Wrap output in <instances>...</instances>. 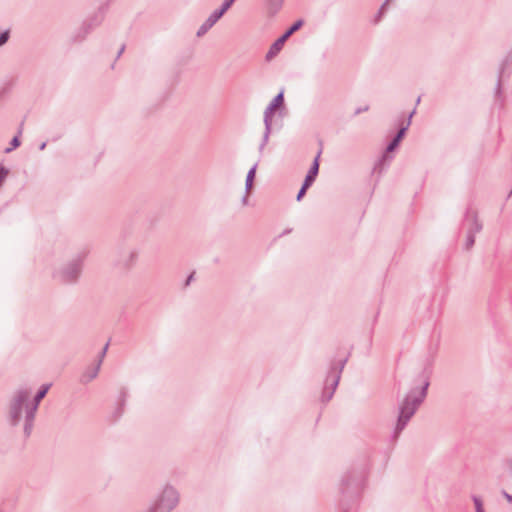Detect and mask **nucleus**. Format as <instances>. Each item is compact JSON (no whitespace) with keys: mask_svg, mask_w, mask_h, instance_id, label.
I'll list each match as a JSON object with an SVG mask.
<instances>
[{"mask_svg":"<svg viewBox=\"0 0 512 512\" xmlns=\"http://www.w3.org/2000/svg\"><path fill=\"white\" fill-rule=\"evenodd\" d=\"M471 226L469 228V232H473V234L476 235V233L480 232L482 229V224L478 221L477 216L475 214L471 215Z\"/></svg>","mask_w":512,"mask_h":512,"instance_id":"4468645a","label":"nucleus"},{"mask_svg":"<svg viewBox=\"0 0 512 512\" xmlns=\"http://www.w3.org/2000/svg\"><path fill=\"white\" fill-rule=\"evenodd\" d=\"M303 25V20L296 21L281 37H279L270 47L266 54V60L273 59L283 48L286 40Z\"/></svg>","mask_w":512,"mask_h":512,"instance_id":"39448f33","label":"nucleus"},{"mask_svg":"<svg viewBox=\"0 0 512 512\" xmlns=\"http://www.w3.org/2000/svg\"><path fill=\"white\" fill-rule=\"evenodd\" d=\"M107 349H108V344H106V345L104 346V348H103V350H102V352H101V355H100V359H99V360H101V361H102V358L105 356Z\"/></svg>","mask_w":512,"mask_h":512,"instance_id":"bb28decb","label":"nucleus"},{"mask_svg":"<svg viewBox=\"0 0 512 512\" xmlns=\"http://www.w3.org/2000/svg\"><path fill=\"white\" fill-rule=\"evenodd\" d=\"M502 494L508 502H512V495L508 494L506 491H502Z\"/></svg>","mask_w":512,"mask_h":512,"instance_id":"a878e982","label":"nucleus"},{"mask_svg":"<svg viewBox=\"0 0 512 512\" xmlns=\"http://www.w3.org/2000/svg\"><path fill=\"white\" fill-rule=\"evenodd\" d=\"M256 169H257V164L253 165L251 167V169L248 171L247 173V176H246V181H245V189H246V192H249V190L252 188L253 186V181H254V178H255V174H256Z\"/></svg>","mask_w":512,"mask_h":512,"instance_id":"f8f14e48","label":"nucleus"},{"mask_svg":"<svg viewBox=\"0 0 512 512\" xmlns=\"http://www.w3.org/2000/svg\"><path fill=\"white\" fill-rule=\"evenodd\" d=\"M429 381L424 379L420 387L412 388L399 404V415L394 429V437L397 438L413 417L427 395Z\"/></svg>","mask_w":512,"mask_h":512,"instance_id":"f03ea898","label":"nucleus"},{"mask_svg":"<svg viewBox=\"0 0 512 512\" xmlns=\"http://www.w3.org/2000/svg\"><path fill=\"white\" fill-rule=\"evenodd\" d=\"M49 388L50 384L43 385L35 395H33V390L31 389V402L33 405H35L37 410L41 400L46 396Z\"/></svg>","mask_w":512,"mask_h":512,"instance_id":"1a4fd4ad","label":"nucleus"},{"mask_svg":"<svg viewBox=\"0 0 512 512\" xmlns=\"http://www.w3.org/2000/svg\"><path fill=\"white\" fill-rule=\"evenodd\" d=\"M399 145V142L396 140H392L391 143L387 146L386 151L392 152L396 149V147Z\"/></svg>","mask_w":512,"mask_h":512,"instance_id":"5701e85b","label":"nucleus"},{"mask_svg":"<svg viewBox=\"0 0 512 512\" xmlns=\"http://www.w3.org/2000/svg\"><path fill=\"white\" fill-rule=\"evenodd\" d=\"M46 146V143H42L41 146H40V150H43Z\"/></svg>","mask_w":512,"mask_h":512,"instance_id":"2f4dec72","label":"nucleus"},{"mask_svg":"<svg viewBox=\"0 0 512 512\" xmlns=\"http://www.w3.org/2000/svg\"><path fill=\"white\" fill-rule=\"evenodd\" d=\"M369 109L368 106H365L363 108H358L356 111H355V114H359L361 112H364V111H367Z\"/></svg>","mask_w":512,"mask_h":512,"instance_id":"cd10ccee","label":"nucleus"},{"mask_svg":"<svg viewBox=\"0 0 512 512\" xmlns=\"http://www.w3.org/2000/svg\"><path fill=\"white\" fill-rule=\"evenodd\" d=\"M235 0H224L220 9H218L223 15L232 6Z\"/></svg>","mask_w":512,"mask_h":512,"instance_id":"aec40b11","label":"nucleus"},{"mask_svg":"<svg viewBox=\"0 0 512 512\" xmlns=\"http://www.w3.org/2000/svg\"><path fill=\"white\" fill-rule=\"evenodd\" d=\"M101 366V360L98 361L96 366L89 368L87 371H85L81 376V382L88 383L92 381L96 376L98 375V372L100 370Z\"/></svg>","mask_w":512,"mask_h":512,"instance_id":"9d476101","label":"nucleus"},{"mask_svg":"<svg viewBox=\"0 0 512 512\" xmlns=\"http://www.w3.org/2000/svg\"><path fill=\"white\" fill-rule=\"evenodd\" d=\"M10 31L5 30L3 32H0V47L7 43L9 40Z\"/></svg>","mask_w":512,"mask_h":512,"instance_id":"412c9836","label":"nucleus"},{"mask_svg":"<svg viewBox=\"0 0 512 512\" xmlns=\"http://www.w3.org/2000/svg\"><path fill=\"white\" fill-rule=\"evenodd\" d=\"M20 145V140L18 136H15L11 141V146L5 149V153H10L12 150L16 149Z\"/></svg>","mask_w":512,"mask_h":512,"instance_id":"6ab92c4d","label":"nucleus"},{"mask_svg":"<svg viewBox=\"0 0 512 512\" xmlns=\"http://www.w3.org/2000/svg\"><path fill=\"white\" fill-rule=\"evenodd\" d=\"M345 363H346V359L342 360L339 370L335 374H332V372H331L328 375V377L326 379V386L324 388L323 395H322L324 401H329L332 398L333 393L339 383L340 374H341V371H342Z\"/></svg>","mask_w":512,"mask_h":512,"instance_id":"423d86ee","label":"nucleus"},{"mask_svg":"<svg viewBox=\"0 0 512 512\" xmlns=\"http://www.w3.org/2000/svg\"><path fill=\"white\" fill-rule=\"evenodd\" d=\"M84 256L78 255L77 257L70 260L62 268L57 270L53 277L63 284H73L79 279L82 267H83Z\"/></svg>","mask_w":512,"mask_h":512,"instance_id":"20e7f679","label":"nucleus"},{"mask_svg":"<svg viewBox=\"0 0 512 512\" xmlns=\"http://www.w3.org/2000/svg\"><path fill=\"white\" fill-rule=\"evenodd\" d=\"M309 186H306L305 183H303L300 191L298 192L297 194V201H299L305 194L306 190L308 189Z\"/></svg>","mask_w":512,"mask_h":512,"instance_id":"b1692460","label":"nucleus"},{"mask_svg":"<svg viewBox=\"0 0 512 512\" xmlns=\"http://www.w3.org/2000/svg\"><path fill=\"white\" fill-rule=\"evenodd\" d=\"M319 157H320V152L315 157V159H314V161L312 163V166L310 167V169L308 171V174L305 177L304 183L306 184V186H311L312 183L314 182L317 174H318V171H319Z\"/></svg>","mask_w":512,"mask_h":512,"instance_id":"6e6552de","label":"nucleus"},{"mask_svg":"<svg viewBox=\"0 0 512 512\" xmlns=\"http://www.w3.org/2000/svg\"><path fill=\"white\" fill-rule=\"evenodd\" d=\"M274 111L275 109L268 105L264 111V116L273 117Z\"/></svg>","mask_w":512,"mask_h":512,"instance_id":"393cba45","label":"nucleus"},{"mask_svg":"<svg viewBox=\"0 0 512 512\" xmlns=\"http://www.w3.org/2000/svg\"><path fill=\"white\" fill-rule=\"evenodd\" d=\"M413 114H414V111L409 115V120H408L407 126L402 127V128L398 131V133H397V135L395 136L394 140H396V141H398V142H400V141H401V139H402V138H403V136L405 135V132H406V130H407V128H408V126L410 125V120H411V117H412V115H413Z\"/></svg>","mask_w":512,"mask_h":512,"instance_id":"dca6fc26","label":"nucleus"},{"mask_svg":"<svg viewBox=\"0 0 512 512\" xmlns=\"http://www.w3.org/2000/svg\"><path fill=\"white\" fill-rule=\"evenodd\" d=\"M283 103V92H280L279 94H277L274 99L271 101V103L269 104L270 107L276 109L278 108L280 105H282Z\"/></svg>","mask_w":512,"mask_h":512,"instance_id":"2eb2a0df","label":"nucleus"},{"mask_svg":"<svg viewBox=\"0 0 512 512\" xmlns=\"http://www.w3.org/2000/svg\"><path fill=\"white\" fill-rule=\"evenodd\" d=\"M9 174V170L4 166L0 165V186Z\"/></svg>","mask_w":512,"mask_h":512,"instance_id":"4be33fe9","label":"nucleus"},{"mask_svg":"<svg viewBox=\"0 0 512 512\" xmlns=\"http://www.w3.org/2000/svg\"><path fill=\"white\" fill-rule=\"evenodd\" d=\"M223 16V14L219 10H215L206 20L205 22L199 27L197 31V36L201 37L204 34H206L216 23L217 21Z\"/></svg>","mask_w":512,"mask_h":512,"instance_id":"0eeeda50","label":"nucleus"},{"mask_svg":"<svg viewBox=\"0 0 512 512\" xmlns=\"http://www.w3.org/2000/svg\"><path fill=\"white\" fill-rule=\"evenodd\" d=\"M137 256L138 255H137L136 251H134V250L129 251L127 253V255H125V257L123 258V265L126 268H130L136 262Z\"/></svg>","mask_w":512,"mask_h":512,"instance_id":"ddd939ff","label":"nucleus"},{"mask_svg":"<svg viewBox=\"0 0 512 512\" xmlns=\"http://www.w3.org/2000/svg\"><path fill=\"white\" fill-rule=\"evenodd\" d=\"M242 202H243L244 205L247 204V202H248V196L247 195L243 197Z\"/></svg>","mask_w":512,"mask_h":512,"instance_id":"c85d7f7f","label":"nucleus"},{"mask_svg":"<svg viewBox=\"0 0 512 512\" xmlns=\"http://www.w3.org/2000/svg\"><path fill=\"white\" fill-rule=\"evenodd\" d=\"M272 118L273 117L264 116L265 131H264L262 143L260 145V151H262L264 149L265 145L267 144V142L269 140V136H270L271 129H272Z\"/></svg>","mask_w":512,"mask_h":512,"instance_id":"9b49d317","label":"nucleus"},{"mask_svg":"<svg viewBox=\"0 0 512 512\" xmlns=\"http://www.w3.org/2000/svg\"><path fill=\"white\" fill-rule=\"evenodd\" d=\"M102 18H103V17H102V16H100V17H99V19H98V21L95 23V25H98L99 23H101Z\"/></svg>","mask_w":512,"mask_h":512,"instance_id":"7c9ffc66","label":"nucleus"},{"mask_svg":"<svg viewBox=\"0 0 512 512\" xmlns=\"http://www.w3.org/2000/svg\"><path fill=\"white\" fill-rule=\"evenodd\" d=\"M475 243V234L473 232L467 233L466 241H465V248L467 250L471 249Z\"/></svg>","mask_w":512,"mask_h":512,"instance_id":"f3484780","label":"nucleus"},{"mask_svg":"<svg viewBox=\"0 0 512 512\" xmlns=\"http://www.w3.org/2000/svg\"><path fill=\"white\" fill-rule=\"evenodd\" d=\"M123 51H124V46H122L121 49L119 50L118 57L122 54Z\"/></svg>","mask_w":512,"mask_h":512,"instance_id":"c756f323","label":"nucleus"},{"mask_svg":"<svg viewBox=\"0 0 512 512\" xmlns=\"http://www.w3.org/2000/svg\"><path fill=\"white\" fill-rule=\"evenodd\" d=\"M37 409L31 402V387L16 389L8 403L7 420L11 426L23 427L25 438H28L33 430Z\"/></svg>","mask_w":512,"mask_h":512,"instance_id":"f257e3e1","label":"nucleus"},{"mask_svg":"<svg viewBox=\"0 0 512 512\" xmlns=\"http://www.w3.org/2000/svg\"><path fill=\"white\" fill-rule=\"evenodd\" d=\"M178 503L179 493L174 487L166 485L146 512H171Z\"/></svg>","mask_w":512,"mask_h":512,"instance_id":"7ed1b4c3","label":"nucleus"},{"mask_svg":"<svg viewBox=\"0 0 512 512\" xmlns=\"http://www.w3.org/2000/svg\"><path fill=\"white\" fill-rule=\"evenodd\" d=\"M472 499H473V502H474V505H475L476 512H485L484 508H483V502H482L481 498L478 497V496H473Z\"/></svg>","mask_w":512,"mask_h":512,"instance_id":"a211bd4d","label":"nucleus"}]
</instances>
